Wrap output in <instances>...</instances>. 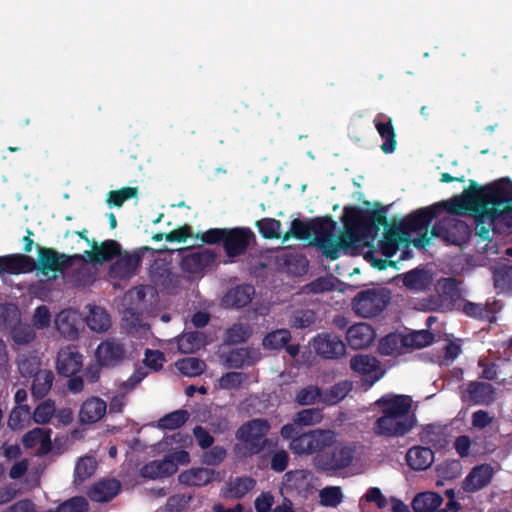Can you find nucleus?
I'll return each mask as SVG.
<instances>
[{
  "instance_id": "obj_6",
  "label": "nucleus",
  "mask_w": 512,
  "mask_h": 512,
  "mask_svg": "<svg viewBox=\"0 0 512 512\" xmlns=\"http://www.w3.org/2000/svg\"><path fill=\"white\" fill-rule=\"evenodd\" d=\"M356 458V446L353 443L340 441L334 431H331L321 450L313 457V464L317 471L326 475H336L349 468Z\"/></svg>"
},
{
  "instance_id": "obj_15",
  "label": "nucleus",
  "mask_w": 512,
  "mask_h": 512,
  "mask_svg": "<svg viewBox=\"0 0 512 512\" xmlns=\"http://www.w3.org/2000/svg\"><path fill=\"white\" fill-rule=\"evenodd\" d=\"M0 317L3 319L5 325H9L11 338L16 344H29L35 339L36 333L34 327L20 320L19 312L16 308L12 310L4 309Z\"/></svg>"
},
{
  "instance_id": "obj_47",
  "label": "nucleus",
  "mask_w": 512,
  "mask_h": 512,
  "mask_svg": "<svg viewBox=\"0 0 512 512\" xmlns=\"http://www.w3.org/2000/svg\"><path fill=\"white\" fill-rule=\"evenodd\" d=\"M291 334L287 329H278L268 333L263 339V346L266 349L279 350L284 348L290 341Z\"/></svg>"
},
{
  "instance_id": "obj_30",
  "label": "nucleus",
  "mask_w": 512,
  "mask_h": 512,
  "mask_svg": "<svg viewBox=\"0 0 512 512\" xmlns=\"http://www.w3.org/2000/svg\"><path fill=\"white\" fill-rule=\"evenodd\" d=\"M55 326L61 335L73 339L78 335L77 314L71 309L61 310L55 318Z\"/></svg>"
},
{
  "instance_id": "obj_13",
  "label": "nucleus",
  "mask_w": 512,
  "mask_h": 512,
  "mask_svg": "<svg viewBox=\"0 0 512 512\" xmlns=\"http://www.w3.org/2000/svg\"><path fill=\"white\" fill-rule=\"evenodd\" d=\"M180 267L184 272L198 274L211 266L216 260L214 251L208 248L192 250L188 247L180 250Z\"/></svg>"
},
{
  "instance_id": "obj_18",
  "label": "nucleus",
  "mask_w": 512,
  "mask_h": 512,
  "mask_svg": "<svg viewBox=\"0 0 512 512\" xmlns=\"http://www.w3.org/2000/svg\"><path fill=\"white\" fill-rule=\"evenodd\" d=\"M82 368V355L75 346L62 347L56 359V369L59 375L70 377L77 374Z\"/></svg>"
},
{
  "instance_id": "obj_41",
  "label": "nucleus",
  "mask_w": 512,
  "mask_h": 512,
  "mask_svg": "<svg viewBox=\"0 0 512 512\" xmlns=\"http://www.w3.org/2000/svg\"><path fill=\"white\" fill-rule=\"evenodd\" d=\"M402 347H404L403 335L389 333L380 339L378 351L381 355L393 356L399 354Z\"/></svg>"
},
{
  "instance_id": "obj_54",
  "label": "nucleus",
  "mask_w": 512,
  "mask_h": 512,
  "mask_svg": "<svg viewBox=\"0 0 512 512\" xmlns=\"http://www.w3.org/2000/svg\"><path fill=\"white\" fill-rule=\"evenodd\" d=\"M422 442L435 448H441L446 444L445 434L433 425H428L420 435Z\"/></svg>"
},
{
  "instance_id": "obj_64",
  "label": "nucleus",
  "mask_w": 512,
  "mask_h": 512,
  "mask_svg": "<svg viewBox=\"0 0 512 512\" xmlns=\"http://www.w3.org/2000/svg\"><path fill=\"white\" fill-rule=\"evenodd\" d=\"M461 400L464 403L479 404L480 403V381H471L468 387L461 392Z\"/></svg>"
},
{
  "instance_id": "obj_33",
  "label": "nucleus",
  "mask_w": 512,
  "mask_h": 512,
  "mask_svg": "<svg viewBox=\"0 0 512 512\" xmlns=\"http://www.w3.org/2000/svg\"><path fill=\"white\" fill-rule=\"evenodd\" d=\"M117 261L111 266V274L119 278H126L133 274L139 265L140 257L125 252L117 256Z\"/></svg>"
},
{
  "instance_id": "obj_29",
  "label": "nucleus",
  "mask_w": 512,
  "mask_h": 512,
  "mask_svg": "<svg viewBox=\"0 0 512 512\" xmlns=\"http://www.w3.org/2000/svg\"><path fill=\"white\" fill-rule=\"evenodd\" d=\"M216 472L209 468H192L190 470L182 472L178 476V480L181 484L187 486H204L209 484L215 479Z\"/></svg>"
},
{
  "instance_id": "obj_58",
  "label": "nucleus",
  "mask_w": 512,
  "mask_h": 512,
  "mask_svg": "<svg viewBox=\"0 0 512 512\" xmlns=\"http://www.w3.org/2000/svg\"><path fill=\"white\" fill-rule=\"evenodd\" d=\"M58 512H88L89 503L83 496L71 497L57 506Z\"/></svg>"
},
{
  "instance_id": "obj_63",
  "label": "nucleus",
  "mask_w": 512,
  "mask_h": 512,
  "mask_svg": "<svg viewBox=\"0 0 512 512\" xmlns=\"http://www.w3.org/2000/svg\"><path fill=\"white\" fill-rule=\"evenodd\" d=\"M316 320L315 313L311 310L296 311L292 317V326L295 328H307L314 324Z\"/></svg>"
},
{
  "instance_id": "obj_43",
  "label": "nucleus",
  "mask_w": 512,
  "mask_h": 512,
  "mask_svg": "<svg viewBox=\"0 0 512 512\" xmlns=\"http://www.w3.org/2000/svg\"><path fill=\"white\" fill-rule=\"evenodd\" d=\"M190 414L187 410L179 409L164 415L158 420V427L163 430H175L182 427L188 420Z\"/></svg>"
},
{
  "instance_id": "obj_25",
  "label": "nucleus",
  "mask_w": 512,
  "mask_h": 512,
  "mask_svg": "<svg viewBox=\"0 0 512 512\" xmlns=\"http://www.w3.org/2000/svg\"><path fill=\"white\" fill-rule=\"evenodd\" d=\"M107 405L99 397H90L86 399L79 411V420L84 424H93L101 420L106 414Z\"/></svg>"
},
{
  "instance_id": "obj_42",
  "label": "nucleus",
  "mask_w": 512,
  "mask_h": 512,
  "mask_svg": "<svg viewBox=\"0 0 512 512\" xmlns=\"http://www.w3.org/2000/svg\"><path fill=\"white\" fill-rule=\"evenodd\" d=\"M435 335L427 330L413 331L407 335H403L405 348H424L434 342Z\"/></svg>"
},
{
  "instance_id": "obj_61",
  "label": "nucleus",
  "mask_w": 512,
  "mask_h": 512,
  "mask_svg": "<svg viewBox=\"0 0 512 512\" xmlns=\"http://www.w3.org/2000/svg\"><path fill=\"white\" fill-rule=\"evenodd\" d=\"M55 412L54 402L46 400L39 404L33 412V420L38 424H46Z\"/></svg>"
},
{
  "instance_id": "obj_35",
  "label": "nucleus",
  "mask_w": 512,
  "mask_h": 512,
  "mask_svg": "<svg viewBox=\"0 0 512 512\" xmlns=\"http://www.w3.org/2000/svg\"><path fill=\"white\" fill-rule=\"evenodd\" d=\"M442 502L441 495L427 491L417 494L411 505L414 512H434Z\"/></svg>"
},
{
  "instance_id": "obj_19",
  "label": "nucleus",
  "mask_w": 512,
  "mask_h": 512,
  "mask_svg": "<svg viewBox=\"0 0 512 512\" xmlns=\"http://www.w3.org/2000/svg\"><path fill=\"white\" fill-rule=\"evenodd\" d=\"M36 269L35 260L24 254L15 253L0 256V276L30 273Z\"/></svg>"
},
{
  "instance_id": "obj_3",
  "label": "nucleus",
  "mask_w": 512,
  "mask_h": 512,
  "mask_svg": "<svg viewBox=\"0 0 512 512\" xmlns=\"http://www.w3.org/2000/svg\"><path fill=\"white\" fill-rule=\"evenodd\" d=\"M386 208L362 209L358 206H345L342 222L346 236L350 242H360L363 239L372 240L378 235L380 227H387Z\"/></svg>"
},
{
  "instance_id": "obj_36",
  "label": "nucleus",
  "mask_w": 512,
  "mask_h": 512,
  "mask_svg": "<svg viewBox=\"0 0 512 512\" xmlns=\"http://www.w3.org/2000/svg\"><path fill=\"white\" fill-rule=\"evenodd\" d=\"M353 385L351 381L343 380L335 383L330 388L322 391V403L332 406L342 401L352 390Z\"/></svg>"
},
{
  "instance_id": "obj_49",
  "label": "nucleus",
  "mask_w": 512,
  "mask_h": 512,
  "mask_svg": "<svg viewBox=\"0 0 512 512\" xmlns=\"http://www.w3.org/2000/svg\"><path fill=\"white\" fill-rule=\"evenodd\" d=\"M322 420V413L317 408L303 409L295 414L293 423L301 431L302 426H310Z\"/></svg>"
},
{
  "instance_id": "obj_37",
  "label": "nucleus",
  "mask_w": 512,
  "mask_h": 512,
  "mask_svg": "<svg viewBox=\"0 0 512 512\" xmlns=\"http://www.w3.org/2000/svg\"><path fill=\"white\" fill-rule=\"evenodd\" d=\"M40 443L44 451L51 448V429L34 428L27 432L22 438V444L25 448H33Z\"/></svg>"
},
{
  "instance_id": "obj_46",
  "label": "nucleus",
  "mask_w": 512,
  "mask_h": 512,
  "mask_svg": "<svg viewBox=\"0 0 512 512\" xmlns=\"http://www.w3.org/2000/svg\"><path fill=\"white\" fill-rule=\"evenodd\" d=\"M176 367L183 375L195 377L201 375L207 366L201 359L188 357L177 361Z\"/></svg>"
},
{
  "instance_id": "obj_26",
  "label": "nucleus",
  "mask_w": 512,
  "mask_h": 512,
  "mask_svg": "<svg viewBox=\"0 0 512 512\" xmlns=\"http://www.w3.org/2000/svg\"><path fill=\"white\" fill-rule=\"evenodd\" d=\"M177 469V464L169 457H165L162 460H154L145 464L141 468L140 474L143 478L155 480L169 477L176 473Z\"/></svg>"
},
{
  "instance_id": "obj_31",
  "label": "nucleus",
  "mask_w": 512,
  "mask_h": 512,
  "mask_svg": "<svg viewBox=\"0 0 512 512\" xmlns=\"http://www.w3.org/2000/svg\"><path fill=\"white\" fill-rule=\"evenodd\" d=\"M206 344V337L200 331H190L177 337V346L181 353L192 354Z\"/></svg>"
},
{
  "instance_id": "obj_62",
  "label": "nucleus",
  "mask_w": 512,
  "mask_h": 512,
  "mask_svg": "<svg viewBox=\"0 0 512 512\" xmlns=\"http://www.w3.org/2000/svg\"><path fill=\"white\" fill-rule=\"evenodd\" d=\"M227 455V451L223 446H211V449L203 452L202 462L208 466H217L221 464Z\"/></svg>"
},
{
  "instance_id": "obj_22",
  "label": "nucleus",
  "mask_w": 512,
  "mask_h": 512,
  "mask_svg": "<svg viewBox=\"0 0 512 512\" xmlns=\"http://www.w3.org/2000/svg\"><path fill=\"white\" fill-rule=\"evenodd\" d=\"M328 217L314 218L310 221H302L300 219H293L291 221L290 230L285 232L282 237L283 242L288 241L290 238L299 240H308L312 237H316V227L320 223L322 226L326 224Z\"/></svg>"
},
{
  "instance_id": "obj_34",
  "label": "nucleus",
  "mask_w": 512,
  "mask_h": 512,
  "mask_svg": "<svg viewBox=\"0 0 512 512\" xmlns=\"http://www.w3.org/2000/svg\"><path fill=\"white\" fill-rule=\"evenodd\" d=\"M31 393L37 399H43L51 390L54 381V373L43 369L32 376Z\"/></svg>"
},
{
  "instance_id": "obj_11",
  "label": "nucleus",
  "mask_w": 512,
  "mask_h": 512,
  "mask_svg": "<svg viewBox=\"0 0 512 512\" xmlns=\"http://www.w3.org/2000/svg\"><path fill=\"white\" fill-rule=\"evenodd\" d=\"M389 296L384 290L366 289L360 291L352 300V309L360 317L378 316L388 305Z\"/></svg>"
},
{
  "instance_id": "obj_8",
  "label": "nucleus",
  "mask_w": 512,
  "mask_h": 512,
  "mask_svg": "<svg viewBox=\"0 0 512 512\" xmlns=\"http://www.w3.org/2000/svg\"><path fill=\"white\" fill-rule=\"evenodd\" d=\"M332 430L313 429L302 432L294 424H285L280 430L282 438L290 440L289 448L298 456L317 455L325 444Z\"/></svg>"
},
{
  "instance_id": "obj_48",
  "label": "nucleus",
  "mask_w": 512,
  "mask_h": 512,
  "mask_svg": "<svg viewBox=\"0 0 512 512\" xmlns=\"http://www.w3.org/2000/svg\"><path fill=\"white\" fill-rule=\"evenodd\" d=\"M494 287L501 291H507L512 288V267L503 265L493 269Z\"/></svg>"
},
{
  "instance_id": "obj_27",
  "label": "nucleus",
  "mask_w": 512,
  "mask_h": 512,
  "mask_svg": "<svg viewBox=\"0 0 512 512\" xmlns=\"http://www.w3.org/2000/svg\"><path fill=\"white\" fill-rule=\"evenodd\" d=\"M407 465L415 471H424L434 462V453L429 447L414 446L405 456Z\"/></svg>"
},
{
  "instance_id": "obj_28",
  "label": "nucleus",
  "mask_w": 512,
  "mask_h": 512,
  "mask_svg": "<svg viewBox=\"0 0 512 512\" xmlns=\"http://www.w3.org/2000/svg\"><path fill=\"white\" fill-rule=\"evenodd\" d=\"M255 295V288L250 284H241L230 289L224 296L226 306L243 308L247 306Z\"/></svg>"
},
{
  "instance_id": "obj_45",
  "label": "nucleus",
  "mask_w": 512,
  "mask_h": 512,
  "mask_svg": "<svg viewBox=\"0 0 512 512\" xmlns=\"http://www.w3.org/2000/svg\"><path fill=\"white\" fill-rule=\"evenodd\" d=\"M252 335V328L247 323H236L226 330L225 341L228 344H240L246 342Z\"/></svg>"
},
{
  "instance_id": "obj_52",
  "label": "nucleus",
  "mask_w": 512,
  "mask_h": 512,
  "mask_svg": "<svg viewBox=\"0 0 512 512\" xmlns=\"http://www.w3.org/2000/svg\"><path fill=\"white\" fill-rule=\"evenodd\" d=\"M137 194V187H123L119 190L110 191L107 195V203L109 206L121 207L125 201L136 197Z\"/></svg>"
},
{
  "instance_id": "obj_60",
  "label": "nucleus",
  "mask_w": 512,
  "mask_h": 512,
  "mask_svg": "<svg viewBox=\"0 0 512 512\" xmlns=\"http://www.w3.org/2000/svg\"><path fill=\"white\" fill-rule=\"evenodd\" d=\"M322 398V390L318 386L313 385L302 388L296 395V401L300 405H311L317 400L322 402Z\"/></svg>"
},
{
  "instance_id": "obj_55",
  "label": "nucleus",
  "mask_w": 512,
  "mask_h": 512,
  "mask_svg": "<svg viewBox=\"0 0 512 512\" xmlns=\"http://www.w3.org/2000/svg\"><path fill=\"white\" fill-rule=\"evenodd\" d=\"M96 470V462L92 457L81 458L75 466V482H83L91 477Z\"/></svg>"
},
{
  "instance_id": "obj_4",
  "label": "nucleus",
  "mask_w": 512,
  "mask_h": 512,
  "mask_svg": "<svg viewBox=\"0 0 512 512\" xmlns=\"http://www.w3.org/2000/svg\"><path fill=\"white\" fill-rule=\"evenodd\" d=\"M489 216L496 227H512V181L503 178L494 184L482 186V219Z\"/></svg>"
},
{
  "instance_id": "obj_38",
  "label": "nucleus",
  "mask_w": 512,
  "mask_h": 512,
  "mask_svg": "<svg viewBox=\"0 0 512 512\" xmlns=\"http://www.w3.org/2000/svg\"><path fill=\"white\" fill-rule=\"evenodd\" d=\"M88 327L95 332L107 331L111 326L110 315L105 309L93 306L86 318Z\"/></svg>"
},
{
  "instance_id": "obj_21",
  "label": "nucleus",
  "mask_w": 512,
  "mask_h": 512,
  "mask_svg": "<svg viewBox=\"0 0 512 512\" xmlns=\"http://www.w3.org/2000/svg\"><path fill=\"white\" fill-rule=\"evenodd\" d=\"M121 254V245L115 240H105L101 244L92 241V250L85 251L89 262L102 264L109 262Z\"/></svg>"
},
{
  "instance_id": "obj_53",
  "label": "nucleus",
  "mask_w": 512,
  "mask_h": 512,
  "mask_svg": "<svg viewBox=\"0 0 512 512\" xmlns=\"http://www.w3.org/2000/svg\"><path fill=\"white\" fill-rule=\"evenodd\" d=\"M462 465L459 460H446L437 465L436 472L441 480H453L461 474Z\"/></svg>"
},
{
  "instance_id": "obj_12",
  "label": "nucleus",
  "mask_w": 512,
  "mask_h": 512,
  "mask_svg": "<svg viewBox=\"0 0 512 512\" xmlns=\"http://www.w3.org/2000/svg\"><path fill=\"white\" fill-rule=\"evenodd\" d=\"M335 227L334 221L328 217L326 224L323 226L319 223L316 227V237H314L312 244L321 250L322 254L331 260H336L340 256L342 248H348L350 242L341 240L337 242L333 239L332 231Z\"/></svg>"
},
{
  "instance_id": "obj_40",
  "label": "nucleus",
  "mask_w": 512,
  "mask_h": 512,
  "mask_svg": "<svg viewBox=\"0 0 512 512\" xmlns=\"http://www.w3.org/2000/svg\"><path fill=\"white\" fill-rule=\"evenodd\" d=\"M256 485V481L252 477L242 476L230 480L228 483V496L234 499L243 498Z\"/></svg>"
},
{
  "instance_id": "obj_56",
  "label": "nucleus",
  "mask_w": 512,
  "mask_h": 512,
  "mask_svg": "<svg viewBox=\"0 0 512 512\" xmlns=\"http://www.w3.org/2000/svg\"><path fill=\"white\" fill-rule=\"evenodd\" d=\"M248 380L244 372L231 371L223 374L219 379V386L222 389L232 390L240 388Z\"/></svg>"
},
{
  "instance_id": "obj_1",
  "label": "nucleus",
  "mask_w": 512,
  "mask_h": 512,
  "mask_svg": "<svg viewBox=\"0 0 512 512\" xmlns=\"http://www.w3.org/2000/svg\"><path fill=\"white\" fill-rule=\"evenodd\" d=\"M443 211L455 216H472L475 235L480 236V184L471 181L470 188L464 190L461 195H455L448 200L415 210L402 220L400 229L403 233L427 229L429 224Z\"/></svg>"
},
{
  "instance_id": "obj_7",
  "label": "nucleus",
  "mask_w": 512,
  "mask_h": 512,
  "mask_svg": "<svg viewBox=\"0 0 512 512\" xmlns=\"http://www.w3.org/2000/svg\"><path fill=\"white\" fill-rule=\"evenodd\" d=\"M196 237L208 245L222 243L226 256L236 258L246 253L254 234L242 227L210 228Z\"/></svg>"
},
{
  "instance_id": "obj_23",
  "label": "nucleus",
  "mask_w": 512,
  "mask_h": 512,
  "mask_svg": "<svg viewBox=\"0 0 512 512\" xmlns=\"http://www.w3.org/2000/svg\"><path fill=\"white\" fill-rule=\"evenodd\" d=\"M121 484L114 478L102 479L94 483L88 490L87 496L93 502L104 503L118 495Z\"/></svg>"
},
{
  "instance_id": "obj_9",
  "label": "nucleus",
  "mask_w": 512,
  "mask_h": 512,
  "mask_svg": "<svg viewBox=\"0 0 512 512\" xmlns=\"http://www.w3.org/2000/svg\"><path fill=\"white\" fill-rule=\"evenodd\" d=\"M75 259L82 260L83 257L79 254L67 255L53 248L38 246L36 269L44 276H49V273L53 272L52 279H56V273L62 274L71 268Z\"/></svg>"
},
{
  "instance_id": "obj_2",
  "label": "nucleus",
  "mask_w": 512,
  "mask_h": 512,
  "mask_svg": "<svg viewBox=\"0 0 512 512\" xmlns=\"http://www.w3.org/2000/svg\"><path fill=\"white\" fill-rule=\"evenodd\" d=\"M375 405L381 415L373 424V432L382 437H403L416 426L417 419L411 411L412 400L407 395L385 394Z\"/></svg>"
},
{
  "instance_id": "obj_5",
  "label": "nucleus",
  "mask_w": 512,
  "mask_h": 512,
  "mask_svg": "<svg viewBox=\"0 0 512 512\" xmlns=\"http://www.w3.org/2000/svg\"><path fill=\"white\" fill-rule=\"evenodd\" d=\"M271 425L267 419L255 418L244 422L235 432L238 441L233 446V454L237 459H247L259 455L266 448L271 453L272 440L267 437Z\"/></svg>"
},
{
  "instance_id": "obj_59",
  "label": "nucleus",
  "mask_w": 512,
  "mask_h": 512,
  "mask_svg": "<svg viewBox=\"0 0 512 512\" xmlns=\"http://www.w3.org/2000/svg\"><path fill=\"white\" fill-rule=\"evenodd\" d=\"M30 410L27 405H20L14 408L8 418V426L12 430L22 429L29 419Z\"/></svg>"
},
{
  "instance_id": "obj_51",
  "label": "nucleus",
  "mask_w": 512,
  "mask_h": 512,
  "mask_svg": "<svg viewBox=\"0 0 512 512\" xmlns=\"http://www.w3.org/2000/svg\"><path fill=\"white\" fill-rule=\"evenodd\" d=\"M399 240L400 235L398 231L390 230L385 232L384 238L379 242L381 253L385 258L390 259L396 254Z\"/></svg>"
},
{
  "instance_id": "obj_14",
  "label": "nucleus",
  "mask_w": 512,
  "mask_h": 512,
  "mask_svg": "<svg viewBox=\"0 0 512 512\" xmlns=\"http://www.w3.org/2000/svg\"><path fill=\"white\" fill-rule=\"evenodd\" d=\"M350 368L362 376V382L368 388L373 386L383 376L378 359L371 355L358 354L350 359Z\"/></svg>"
},
{
  "instance_id": "obj_24",
  "label": "nucleus",
  "mask_w": 512,
  "mask_h": 512,
  "mask_svg": "<svg viewBox=\"0 0 512 512\" xmlns=\"http://www.w3.org/2000/svg\"><path fill=\"white\" fill-rule=\"evenodd\" d=\"M373 123L378 134L384 140L381 145V150L385 154L393 153L396 150L397 141L392 119L380 113L374 118Z\"/></svg>"
},
{
  "instance_id": "obj_39",
  "label": "nucleus",
  "mask_w": 512,
  "mask_h": 512,
  "mask_svg": "<svg viewBox=\"0 0 512 512\" xmlns=\"http://www.w3.org/2000/svg\"><path fill=\"white\" fill-rule=\"evenodd\" d=\"M403 284L410 290L423 291L430 284V276L424 269L415 268L404 274Z\"/></svg>"
},
{
  "instance_id": "obj_17",
  "label": "nucleus",
  "mask_w": 512,
  "mask_h": 512,
  "mask_svg": "<svg viewBox=\"0 0 512 512\" xmlns=\"http://www.w3.org/2000/svg\"><path fill=\"white\" fill-rule=\"evenodd\" d=\"M315 352L325 359H338L346 352L344 342L335 334H319L313 339Z\"/></svg>"
},
{
  "instance_id": "obj_44",
  "label": "nucleus",
  "mask_w": 512,
  "mask_h": 512,
  "mask_svg": "<svg viewBox=\"0 0 512 512\" xmlns=\"http://www.w3.org/2000/svg\"><path fill=\"white\" fill-rule=\"evenodd\" d=\"M17 364L20 374L27 378H31L41 370V359L31 353L20 354L17 359Z\"/></svg>"
},
{
  "instance_id": "obj_16",
  "label": "nucleus",
  "mask_w": 512,
  "mask_h": 512,
  "mask_svg": "<svg viewBox=\"0 0 512 512\" xmlns=\"http://www.w3.org/2000/svg\"><path fill=\"white\" fill-rule=\"evenodd\" d=\"M126 349L124 344L114 338L102 341L95 352V356L100 366L112 368L121 364L126 358Z\"/></svg>"
},
{
  "instance_id": "obj_50",
  "label": "nucleus",
  "mask_w": 512,
  "mask_h": 512,
  "mask_svg": "<svg viewBox=\"0 0 512 512\" xmlns=\"http://www.w3.org/2000/svg\"><path fill=\"white\" fill-rule=\"evenodd\" d=\"M259 233L265 239H279L281 236V222L273 218H264L257 221Z\"/></svg>"
},
{
  "instance_id": "obj_32",
  "label": "nucleus",
  "mask_w": 512,
  "mask_h": 512,
  "mask_svg": "<svg viewBox=\"0 0 512 512\" xmlns=\"http://www.w3.org/2000/svg\"><path fill=\"white\" fill-rule=\"evenodd\" d=\"M223 364L228 369H240L245 365H253L255 359L251 357V350L248 348H236L228 351L222 356Z\"/></svg>"
},
{
  "instance_id": "obj_57",
  "label": "nucleus",
  "mask_w": 512,
  "mask_h": 512,
  "mask_svg": "<svg viewBox=\"0 0 512 512\" xmlns=\"http://www.w3.org/2000/svg\"><path fill=\"white\" fill-rule=\"evenodd\" d=\"M320 503L326 507H336L343 499L341 488L338 486L325 487L320 491Z\"/></svg>"
},
{
  "instance_id": "obj_20",
  "label": "nucleus",
  "mask_w": 512,
  "mask_h": 512,
  "mask_svg": "<svg viewBox=\"0 0 512 512\" xmlns=\"http://www.w3.org/2000/svg\"><path fill=\"white\" fill-rule=\"evenodd\" d=\"M376 333L367 323H357L349 327L346 333L348 345L355 350L369 347L375 340Z\"/></svg>"
},
{
  "instance_id": "obj_10",
  "label": "nucleus",
  "mask_w": 512,
  "mask_h": 512,
  "mask_svg": "<svg viewBox=\"0 0 512 512\" xmlns=\"http://www.w3.org/2000/svg\"><path fill=\"white\" fill-rule=\"evenodd\" d=\"M471 234V227L466 222L454 217H445L432 227V236L456 246L466 244L470 240Z\"/></svg>"
}]
</instances>
